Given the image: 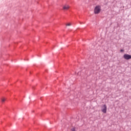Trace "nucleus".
I'll return each mask as SVG.
<instances>
[{
	"mask_svg": "<svg viewBox=\"0 0 131 131\" xmlns=\"http://www.w3.org/2000/svg\"><path fill=\"white\" fill-rule=\"evenodd\" d=\"M101 12V6H97L94 9V13L95 14H99Z\"/></svg>",
	"mask_w": 131,
	"mask_h": 131,
	"instance_id": "obj_1",
	"label": "nucleus"
},
{
	"mask_svg": "<svg viewBox=\"0 0 131 131\" xmlns=\"http://www.w3.org/2000/svg\"><path fill=\"white\" fill-rule=\"evenodd\" d=\"M101 111L103 113H107V106L106 104H104L101 108Z\"/></svg>",
	"mask_w": 131,
	"mask_h": 131,
	"instance_id": "obj_2",
	"label": "nucleus"
},
{
	"mask_svg": "<svg viewBox=\"0 0 131 131\" xmlns=\"http://www.w3.org/2000/svg\"><path fill=\"white\" fill-rule=\"evenodd\" d=\"M70 9V6L68 4H66L63 6L62 9L64 11H68Z\"/></svg>",
	"mask_w": 131,
	"mask_h": 131,
	"instance_id": "obj_3",
	"label": "nucleus"
},
{
	"mask_svg": "<svg viewBox=\"0 0 131 131\" xmlns=\"http://www.w3.org/2000/svg\"><path fill=\"white\" fill-rule=\"evenodd\" d=\"M123 58L125 59V60H129L131 59V55L128 54H124L123 55Z\"/></svg>",
	"mask_w": 131,
	"mask_h": 131,
	"instance_id": "obj_4",
	"label": "nucleus"
},
{
	"mask_svg": "<svg viewBox=\"0 0 131 131\" xmlns=\"http://www.w3.org/2000/svg\"><path fill=\"white\" fill-rule=\"evenodd\" d=\"M5 101H6V98H3L2 99V103H4V102H5Z\"/></svg>",
	"mask_w": 131,
	"mask_h": 131,
	"instance_id": "obj_5",
	"label": "nucleus"
},
{
	"mask_svg": "<svg viewBox=\"0 0 131 131\" xmlns=\"http://www.w3.org/2000/svg\"><path fill=\"white\" fill-rule=\"evenodd\" d=\"M67 26H71V24L69 23V24H67Z\"/></svg>",
	"mask_w": 131,
	"mask_h": 131,
	"instance_id": "obj_6",
	"label": "nucleus"
},
{
	"mask_svg": "<svg viewBox=\"0 0 131 131\" xmlns=\"http://www.w3.org/2000/svg\"><path fill=\"white\" fill-rule=\"evenodd\" d=\"M71 130L75 131V128H73L71 129Z\"/></svg>",
	"mask_w": 131,
	"mask_h": 131,
	"instance_id": "obj_7",
	"label": "nucleus"
},
{
	"mask_svg": "<svg viewBox=\"0 0 131 131\" xmlns=\"http://www.w3.org/2000/svg\"><path fill=\"white\" fill-rule=\"evenodd\" d=\"M121 52H123V50H121Z\"/></svg>",
	"mask_w": 131,
	"mask_h": 131,
	"instance_id": "obj_8",
	"label": "nucleus"
}]
</instances>
